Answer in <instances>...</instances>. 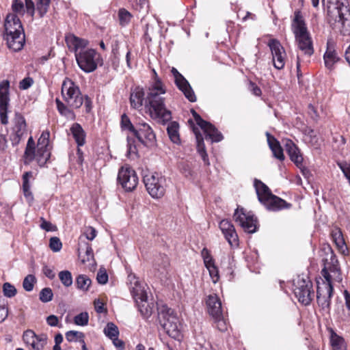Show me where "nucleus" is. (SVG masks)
I'll use <instances>...</instances> for the list:
<instances>
[{
  "label": "nucleus",
  "instance_id": "obj_47",
  "mask_svg": "<svg viewBox=\"0 0 350 350\" xmlns=\"http://www.w3.org/2000/svg\"><path fill=\"white\" fill-rule=\"evenodd\" d=\"M58 276L64 286L69 287L72 285V276L70 271L68 270L62 271L59 273Z\"/></svg>",
  "mask_w": 350,
  "mask_h": 350
},
{
  "label": "nucleus",
  "instance_id": "obj_17",
  "mask_svg": "<svg viewBox=\"0 0 350 350\" xmlns=\"http://www.w3.org/2000/svg\"><path fill=\"white\" fill-rule=\"evenodd\" d=\"M172 74L174 77V82L179 90L190 102H196V96L188 81L175 68H172Z\"/></svg>",
  "mask_w": 350,
  "mask_h": 350
},
{
  "label": "nucleus",
  "instance_id": "obj_55",
  "mask_svg": "<svg viewBox=\"0 0 350 350\" xmlns=\"http://www.w3.org/2000/svg\"><path fill=\"white\" fill-rule=\"evenodd\" d=\"M89 315L86 312H81L76 315L74 318V322L76 325L80 326H84L88 324Z\"/></svg>",
  "mask_w": 350,
  "mask_h": 350
},
{
  "label": "nucleus",
  "instance_id": "obj_45",
  "mask_svg": "<svg viewBox=\"0 0 350 350\" xmlns=\"http://www.w3.org/2000/svg\"><path fill=\"white\" fill-rule=\"evenodd\" d=\"M105 334L110 339L118 337L119 329L118 327L113 323H108L104 329Z\"/></svg>",
  "mask_w": 350,
  "mask_h": 350
},
{
  "label": "nucleus",
  "instance_id": "obj_23",
  "mask_svg": "<svg viewBox=\"0 0 350 350\" xmlns=\"http://www.w3.org/2000/svg\"><path fill=\"white\" fill-rule=\"evenodd\" d=\"M268 210L271 211H278L282 209H288L292 206L291 203L286 202L280 197L273 195L269 196L262 203Z\"/></svg>",
  "mask_w": 350,
  "mask_h": 350
},
{
  "label": "nucleus",
  "instance_id": "obj_14",
  "mask_svg": "<svg viewBox=\"0 0 350 350\" xmlns=\"http://www.w3.org/2000/svg\"><path fill=\"white\" fill-rule=\"evenodd\" d=\"M118 181L125 189L131 191L135 189L138 183L136 172L129 166L122 167L118 174Z\"/></svg>",
  "mask_w": 350,
  "mask_h": 350
},
{
  "label": "nucleus",
  "instance_id": "obj_51",
  "mask_svg": "<svg viewBox=\"0 0 350 350\" xmlns=\"http://www.w3.org/2000/svg\"><path fill=\"white\" fill-rule=\"evenodd\" d=\"M213 319H214L215 327L220 332H224L228 329V323L224 317L223 314L219 315L217 317H213Z\"/></svg>",
  "mask_w": 350,
  "mask_h": 350
},
{
  "label": "nucleus",
  "instance_id": "obj_3",
  "mask_svg": "<svg viewBox=\"0 0 350 350\" xmlns=\"http://www.w3.org/2000/svg\"><path fill=\"white\" fill-rule=\"evenodd\" d=\"M291 27L299 49L305 55L311 56L314 53L312 40L300 10H295Z\"/></svg>",
  "mask_w": 350,
  "mask_h": 350
},
{
  "label": "nucleus",
  "instance_id": "obj_61",
  "mask_svg": "<svg viewBox=\"0 0 350 350\" xmlns=\"http://www.w3.org/2000/svg\"><path fill=\"white\" fill-rule=\"evenodd\" d=\"M27 13L33 18L35 14L36 7L32 0H25Z\"/></svg>",
  "mask_w": 350,
  "mask_h": 350
},
{
  "label": "nucleus",
  "instance_id": "obj_52",
  "mask_svg": "<svg viewBox=\"0 0 350 350\" xmlns=\"http://www.w3.org/2000/svg\"><path fill=\"white\" fill-rule=\"evenodd\" d=\"M36 282V279L33 275H27L23 280V287L26 291H31L33 288Z\"/></svg>",
  "mask_w": 350,
  "mask_h": 350
},
{
  "label": "nucleus",
  "instance_id": "obj_43",
  "mask_svg": "<svg viewBox=\"0 0 350 350\" xmlns=\"http://www.w3.org/2000/svg\"><path fill=\"white\" fill-rule=\"evenodd\" d=\"M119 24L122 27L127 25L131 21L133 15L125 8H120L118 12Z\"/></svg>",
  "mask_w": 350,
  "mask_h": 350
},
{
  "label": "nucleus",
  "instance_id": "obj_7",
  "mask_svg": "<svg viewBox=\"0 0 350 350\" xmlns=\"http://www.w3.org/2000/svg\"><path fill=\"white\" fill-rule=\"evenodd\" d=\"M146 190L154 198L163 197L165 192L166 180L158 173H148L143 177Z\"/></svg>",
  "mask_w": 350,
  "mask_h": 350
},
{
  "label": "nucleus",
  "instance_id": "obj_24",
  "mask_svg": "<svg viewBox=\"0 0 350 350\" xmlns=\"http://www.w3.org/2000/svg\"><path fill=\"white\" fill-rule=\"evenodd\" d=\"M330 237L339 252L344 256L348 255L349 250L345 241L341 229L337 226L332 227L330 231Z\"/></svg>",
  "mask_w": 350,
  "mask_h": 350
},
{
  "label": "nucleus",
  "instance_id": "obj_4",
  "mask_svg": "<svg viewBox=\"0 0 350 350\" xmlns=\"http://www.w3.org/2000/svg\"><path fill=\"white\" fill-rule=\"evenodd\" d=\"M61 94L65 103L72 108L79 109L83 103V96L79 87L68 77L62 82Z\"/></svg>",
  "mask_w": 350,
  "mask_h": 350
},
{
  "label": "nucleus",
  "instance_id": "obj_25",
  "mask_svg": "<svg viewBox=\"0 0 350 350\" xmlns=\"http://www.w3.org/2000/svg\"><path fill=\"white\" fill-rule=\"evenodd\" d=\"M206 305L208 312L212 317H217L222 313L221 303L216 294H211L206 299Z\"/></svg>",
  "mask_w": 350,
  "mask_h": 350
},
{
  "label": "nucleus",
  "instance_id": "obj_15",
  "mask_svg": "<svg viewBox=\"0 0 350 350\" xmlns=\"http://www.w3.org/2000/svg\"><path fill=\"white\" fill-rule=\"evenodd\" d=\"M268 46L270 48L273 66L277 70H281L284 67L286 53L281 43L276 39H271Z\"/></svg>",
  "mask_w": 350,
  "mask_h": 350
},
{
  "label": "nucleus",
  "instance_id": "obj_19",
  "mask_svg": "<svg viewBox=\"0 0 350 350\" xmlns=\"http://www.w3.org/2000/svg\"><path fill=\"white\" fill-rule=\"evenodd\" d=\"M332 282L325 284V288L318 286L317 291V300L318 305L324 310H329L331 298L333 295Z\"/></svg>",
  "mask_w": 350,
  "mask_h": 350
},
{
  "label": "nucleus",
  "instance_id": "obj_44",
  "mask_svg": "<svg viewBox=\"0 0 350 350\" xmlns=\"http://www.w3.org/2000/svg\"><path fill=\"white\" fill-rule=\"evenodd\" d=\"M51 3V0H36V10L40 18L44 17L47 13Z\"/></svg>",
  "mask_w": 350,
  "mask_h": 350
},
{
  "label": "nucleus",
  "instance_id": "obj_22",
  "mask_svg": "<svg viewBox=\"0 0 350 350\" xmlns=\"http://www.w3.org/2000/svg\"><path fill=\"white\" fill-rule=\"evenodd\" d=\"M4 28L6 36H11L24 31L20 19L14 13H10L7 15L5 20Z\"/></svg>",
  "mask_w": 350,
  "mask_h": 350
},
{
  "label": "nucleus",
  "instance_id": "obj_53",
  "mask_svg": "<svg viewBox=\"0 0 350 350\" xmlns=\"http://www.w3.org/2000/svg\"><path fill=\"white\" fill-rule=\"evenodd\" d=\"M3 293L5 297L12 298L17 293V290L14 285L10 282H5L3 284Z\"/></svg>",
  "mask_w": 350,
  "mask_h": 350
},
{
  "label": "nucleus",
  "instance_id": "obj_16",
  "mask_svg": "<svg viewBox=\"0 0 350 350\" xmlns=\"http://www.w3.org/2000/svg\"><path fill=\"white\" fill-rule=\"evenodd\" d=\"M10 82L4 80L0 83V119L3 124L8 123V107L10 102L9 97Z\"/></svg>",
  "mask_w": 350,
  "mask_h": 350
},
{
  "label": "nucleus",
  "instance_id": "obj_6",
  "mask_svg": "<svg viewBox=\"0 0 350 350\" xmlns=\"http://www.w3.org/2000/svg\"><path fill=\"white\" fill-rule=\"evenodd\" d=\"M128 280L130 283V291L134 299L139 310L143 315H148L150 311L148 309L147 295L139 281L134 274L128 275Z\"/></svg>",
  "mask_w": 350,
  "mask_h": 350
},
{
  "label": "nucleus",
  "instance_id": "obj_41",
  "mask_svg": "<svg viewBox=\"0 0 350 350\" xmlns=\"http://www.w3.org/2000/svg\"><path fill=\"white\" fill-rule=\"evenodd\" d=\"M76 286L78 289L86 292L92 284V280L90 278L84 274L79 275L75 281Z\"/></svg>",
  "mask_w": 350,
  "mask_h": 350
},
{
  "label": "nucleus",
  "instance_id": "obj_49",
  "mask_svg": "<svg viewBox=\"0 0 350 350\" xmlns=\"http://www.w3.org/2000/svg\"><path fill=\"white\" fill-rule=\"evenodd\" d=\"M49 137L50 133L48 131H43L41 136L38 140L37 148H49Z\"/></svg>",
  "mask_w": 350,
  "mask_h": 350
},
{
  "label": "nucleus",
  "instance_id": "obj_30",
  "mask_svg": "<svg viewBox=\"0 0 350 350\" xmlns=\"http://www.w3.org/2000/svg\"><path fill=\"white\" fill-rule=\"evenodd\" d=\"M325 66L329 70H333L334 66L340 60L337 52L329 42L327 44V50L323 55Z\"/></svg>",
  "mask_w": 350,
  "mask_h": 350
},
{
  "label": "nucleus",
  "instance_id": "obj_60",
  "mask_svg": "<svg viewBox=\"0 0 350 350\" xmlns=\"http://www.w3.org/2000/svg\"><path fill=\"white\" fill-rule=\"evenodd\" d=\"M191 113L196 122V124L200 127L203 128L207 124V121L203 120L201 116L194 110L191 109Z\"/></svg>",
  "mask_w": 350,
  "mask_h": 350
},
{
  "label": "nucleus",
  "instance_id": "obj_26",
  "mask_svg": "<svg viewBox=\"0 0 350 350\" xmlns=\"http://www.w3.org/2000/svg\"><path fill=\"white\" fill-rule=\"evenodd\" d=\"M146 95L144 89L140 87H136L131 93L130 103L132 108L135 109H140L144 105L148 112L150 113L148 109L146 107Z\"/></svg>",
  "mask_w": 350,
  "mask_h": 350
},
{
  "label": "nucleus",
  "instance_id": "obj_1",
  "mask_svg": "<svg viewBox=\"0 0 350 350\" xmlns=\"http://www.w3.org/2000/svg\"><path fill=\"white\" fill-rule=\"evenodd\" d=\"M152 74V81L147 89L146 107L152 118H158L166 122L172 119V113L166 108L165 98L162 96L166 93V87L154 69Z\"/></svg>",
  "mask_w": 350,
  "mask_h": 350
},
{
  "label": "nucleus",
  "instance_id": "obj_10",
  "mask_svg": "<svg viewBox=\"0 0 350 350\" xmlns=\"http://www.w3.org/2000/svg\"><path fill=\"white\" fill-rule=\"evenodd\" d=\"M335 10L338 18L336 22L340 33L343 36L350 35V9L348 1H337Z\"/></svg>",
  "mask_w": 350,
  "mask_h": 350
},
{
  "label": "nucleus",
  "instance_id": "obj_32",
  "mask_svg": "<svg viewBox=\"0 0 350 350\" xmlns=\"http://www.w3.org/2000/svg\"><path fill=\"white\" fill-rule=\"evenodd\" d=\"M193 132L196 135V142H197V150L200 157H202L204 164L206 165H209L210 163L208 158V154L206 151L205 145L204 143V139L202 137V134L198 131V129H193Z\"/></svg>",
  "mask_w": 350,
  "mask_h": 350
},
{
  "label": "nucleus",
  "instance_id": "obj_58",
  "mask_svg": "<svg viewBox=\"0 0 350 350\" xmlns=\"http://www.w3.org/2000/svg\"><path fill=\"white\" fill-rule=\"evenodd\" d=\"M12 9L15 13H24V4L21 0H13Z\"/></svg>",
  "mask_w": 350,
  "mask_h": 350
},
{
  "label": "nucleus",
  "instance_id": "obj_38",
  "mask_svg": "<svg viewBox=\"0 0 350 350\" xmlns=\"http://www.w3.org/2000/svg\"><path fill=\"white\" fill-rule=\"evenodd\" d=\"M55 104L57 109L60 115L71 120L75 119V114L74 111L67 104H64L58 98L55 99Z\"/></svg>",
  "mask_w": 350,
  "mask_h": 350
},
{
  "label": "nucleus",
  "instance_id": "obj_57",
  "mask_svg": "<svg viewBox=\"0 0 350 350\" xmlns=\"http://www.w3.org/2000/svg\"><path fill=\"white\" fill-rule=\"evenodd\" d=\"M339 167L343 172L345 176L348 180L349 185H350V163H348L347 162H342L338 163Z\"/></svg>",
  "mask_w": 350,
  "mask_h": 350
},
{
  "label": "nucleus",
  "instance_id": "obj_31",
  "mask_svg": "<svg viewBox=\"0 0 350 350\" xmlns=\"http://www.w3.org/2000/svg\"><path fill=\"white\" fill-rule=\"evenodd\" d=\"M70 132L78 147L83 146L85 144L86 133L80 124L73 123L70 128Z\"/></svg>",
  "mask_w": 350,
  "mask_h": 350
},
{
  "label": "nucleus",
  "instance_id": "obj_54",
  "mask_svg": "<svg viewBox=\"0 0 350 350\" xmlns=\"http://www.w3.org/2000/svg\"><path fill=\"white\" fill-rule=\"evenodd\" d=\"M53 291L49 287H46V288H44L43 289H42L40 293V295H39L40 300L44 303H46V302L51 301L53 299Z\"/></svg>",
  "mask_w": 350,
  "mask_h": 350
},
{
  "label": "nucleus",
  "instance_id": "obj_20",
  "mask_svg": "<svg viewBox=\"0 0 350 350\" xmlns=\"http://www.w3.org/2000/svg\"><path fill=\"white\" fill-rule=\"evenodd\" d=\"M219 227L230 245L237 247L239 245V237L232 222L228 219H222L219 222Z\"/></svg>",
  "mask_w": 350,
  "mask_h": 350
},
{
  "label": "nucleus",
  "instance_id": "obj_36",
  "mask_svg": "<svg viewBox=\"0 0 350 350\" xmlns=\"http://www.w3.org/2000/svg\"><path fill=\"white\" fill-rule=\"evenodd\" d=\"M170 266V260L167 255L160 254L158 256L154 262V268L159 273H164Z\"/></svg>",
  "mask_w": 350,
  "mask_h": 350
},
{
  "label": "nucleus",
  "instance_id": "obj_28",
  "mask_svg": "<svg viewBox=\"0 0 350 350\" xmlns=\"http://www.w3.org/2000/svg\"><path fill=\"white\" fill-rule=\"evenodd\" d=\"M266 136L268 145L272 151L273 157L278 160L283 161L285 157L283 152V149L278 140L268 132L266 133Z\"/></svg>",
  "mask_w": 350,
  "mask_h": 350
},
{
  "label": "nucleus",
  "instance_id": "obj_34",
  "mask_svg": "<svg viewBox=\"0 0 350 350\" xmlns=\"http://www.w3.org/2000/svg\"><path fill=\"white\" fill-rule=\"evenodd\" d=\"M201 129L203 130L206 139H210L212 142H219L222 140L221 133L210 122H207V124Z\"/></svg>",
  "mask_w": 350,
  "mask_h": 350
},
{
  "label": "nucleus",
  "instance_id": "obj_56",
  "mask_svg": "<svg viewBox=\"0 0 350 350\" xmlns=\"http://www.w3.org/2000/svg\"><path fill=\"white\" fill-rule=\"evenodd\" d=\"M49 247L53 252H59L62 247V243L58 237H53L50 239Z\"/></svg>",
  "mask_w": 350,
  "mask_h": 350
},
{
  "label": "nucleus",
  "instance_id": "obj_18",
  "mask_svg": "<svg viewBox=\"0 0 350 350\" xmlns=\"http://www.w3.org/2000/svg\"><path fill=\"white\" fill-rule=\"evenodd\" d=\"M23 339L26 345L31 347L29 350H43L47 342V336L46 334L36 335L31 329L24 332Z\"/></svg>",
  "mask_w": 350,
  "mask_h": 350
},
{
  "label": "nucleus",
  "instance_id": "obj_39",
  "mask_svg": "<svg viewBox=\"0 0 350 350\" xmlns=\"http://www.w3.org/2000/svg\"><path fill=\"white\" fill-rule=\"evenodd\" d=\"M25 165H29L35 159V144L32 137H30L27 141V146L24 153Z\"/></svg>",
  "mask_w": 350,
  "mask_h": 350
},
{
  "label": "nucleus",
  "instance_id": "obj_64",
  "mask_svg": "<svg viewBox=\"0 0 350 350\" xmlns=\"http://www.w3.org/2000/svg\"><path fill=\"white\" fill-rule=\"evenodd\" d=\"M33 83V80L31 77H26L23 79L19 83V88L21 90H27Z\"/></svg>",
  "mask_w": 350,
  "mask_h": 350
},
{
  "label": "nucleus",
  "instance_id": "obj_12",
  "mask_svg": "<svg viewBox=\"0 0 350 350\" xmlns=\"http://www.w3.org/2000/svg\"><path fill=\"white\" fill-rule=\"evenodd\" d=\"M234 219L238 222L245 232L252 234L258 228L257 218L251 213H246L243 208H237L234 213Z\"/></svg>",
  "mask_w": 350,
  "mask_h": 350
},
{
  "label": "nucleus",
  "instance_id": "obj_37",
  "mask_svg": "<svg viewBox=\"0 0 350 350\" xmlns=\"http://www.w3.org/2000/svg\"><path fill=\"white\" fill-rule=\"evenodd\" d=\"M51 157L50 148H39L35 150V159L40 167H44Z\"/></svg>",
  "mask_w": 350,
  "mask_h": 350
},
{
  "label": "nucleus",
  "instance_id": "obj_59",
  "mask_svg": "<svg viewBox=\"0 0 350 350\" xmlns=\"http://www.w3.org/2000/svg\"><path fill=\"white\" fill-rule=\"evenodd\" d=\"M191 113L196 122V124L200 127L203 128L207 124V121L203 120L201 116L194 110L191 109Z\"/></svg>",
  "mask_w": 350,
  "mask_h": 350
},
{
  "label": "nucleus",
  "instance_id": "obj_50",
  "mask_svg": "<svg viewBox=\"0 0 350 350\" xmlns=\"http://www.w3.org/2000/svg\"><path fill=\"white\" fill-rule=\"evenodd\" d=\"M66 338L68 342H81L84 338V334L78 331H68L66 333Z\"/></svg>",
  "mask_w": 350,
  "mask_h": 350
},
{
  "label": "nucleus",
  "instance_id": "obj_9",
  "mask_svg": "<svg viewBox=\"0 0 350 350\" xmlns=\"http://www.w3.org/2000/svg\"><path fill=\"white\" fill-rule=\"evenodd\" d=\"M329 250L330 251L329 258L323 260L324 267L321 271V275L327 282L333 280L340 282L342 278L339 262L333 250L330 247Z\"/></svg>",
  "mask_w": 350,
  "mask_h": 350
},
{
  "label": "nucleus",
  "instance_id": "obj_5",
  "mask_svg": "<svg viewBox=\"0 0 350 350\" xmlns=\"http://www.w3.org/2000/svg\"><path fill=\"white\" fill-rule=\"evenodd\" d=\"M161 326L169 336L179 340L181 337L179 319L174 314V310L167 307H163L159 313Z\"/></svg>",
  "mask_w": 350,
  "mask_h": 350
},
{
  "label": "nucleus",
  "instance_id": "obj_40",
  "mask_svg": "<svg viewBox=\"0 0 350 350\" xmlns=\"http://www.w3.org/2000/svg\"><path fill=\"white\" fill-rule=\"evenodd\" d=\"M33 173L31 172H26L23 175V191L24 196L29 200H33V194L30 189V183L29 179L31 178Z\"/></svg>",
  "mask_w": 350,
  "mask_h": 350
},
{
  "label": "nucleus",
  "instance_id": "obj_35",
  "mask_svg": "<svg viewBox=\"0 0 350 350\" xmlns=\"http://www.w3.org/2000/svg\"><path fill=\"white\" fill-rule=\"evenodd\" d=\"M167 133L170 139L174 144H180V138L179 134V124L173 121L169 123L167 127Z\"/></svg>",
  "mask_w": 350,
  "mask_h": 350
},
{
  "label": "nucleus",
  "instance_id": "obj_8",
  "mask_svg": "<svg viewBox=\"0 0 350 350\" xmlns=\"http://www.w3.org/2000/svg\"><path fill=\"white\" fill-rule=\"evenodd\" d=\"M12 127L9 133V138L12 146H17L27 135V125L24 116L16 112L12 120Z\"/></svg>",
  "mask_w": 350,
  "mask_h": 350
},
{
  "label": "nucleus",
  "instance_id": "obj_42",
  "mask_svg": "<svg viewBox=\"0 0 350 350\" xmlns=\"http://www.w3.org/2000/svg\"><path fill=\"white\" fill-rule=\"evenodd\" d=\"M330 331V343L334 350H343L344 339L338 336L332 329Z\"/></svg>",
  "mask_w": 350,
  "mask_h": 350
},
{
  "label": "nucleus",
  "instance_id": "obj_48",
  "mask_svg": "<svg viewBox=\"0 0 350 350\" xmlns=\"http://www.w3.org/2000/svg\"><path fill=\"white\" fill-rule=\"evenodd\" d=\"M78 252L79 254L81 252H85L87 256V260H89V258L93 256V250L91 245L86 242L83 241L80 238V242L79 243Z\"/></svg>",
  "mask_w": 350,
  "mask_h": 350
},
{
  "label": "nucleus",
  "instance_id": "obj_33",
  "mask_svg": "<svg viewBox=\"0 0 350 350\" xmlns=\"http://www.w3.org/2000/svg\"><path fill=\"white\" fill-rule=\"evenodd\" d=\"M254 186L258 196V199L261 203H262L269 195L272 194L269 188L260 180L255 178Z\"/></svg>",
  "mask_w": 350,
  "mask_h": 350
},
{
  "label": "nucleus",
  "instance_id": "obj_46",
  "mask_svg": "<svg viewBox=\"0 0 350 350\" xmlns=\"http://www.w3.org/2000/svg\"><path fill=\"white\" fill-rule=\"evenodd\" d=\"M120 126L122 130H127L133 133L135 129V124H133L128 116L125 113L121 116Z\"/></svg>",
  "mask_w": 350,
  "mask_h": 350
},
{
  "label": "nucleus",
  "instance_id": "obj_2",
  "mask_svg": "<svg viewBox=\"0 0 350 350\" xmlns=\"http://www.w3.org/2000/svg\"><path fill=\"white\" fill-rule=\"evenodd\" d=\"M66 42L70 49L75 53V58L79 67L85 72L90 73L96 70L103 64L100 53L95 49H85L88 42L72 34L66 37Z\"/></svg>",
  "mask_w": 350,
  "mask_h": 350
},
{
  "label": "nucleus",
  "instance_id": "obj_11",
  "mask_svg": "<svg viewBox=\"0 0 350 350\" xmlns=\"http://www.w3.org/2000/svg\"><path fill=\"white\" fill-rule=\"evenodd\" d=\"M133 135L145 146L152 147L156 144V135L153 129L143 120L135 122V129Z\"/></svg>",
  "mask_w": 350,
  "mask_h": 350
},
{
  "label": "nucleus",
  "instance_id": "obj_63",
  "mask_svg": "<svg viewBox=\"0 0 350 350\" xmlns=\"http://www.w3.org/2000/svg\"><path fill=\"white\" fill-rule=\"evenodd\" d=\"M46 323L49 326L51 327H61L62 325H59V319L54 314H51L46 318Z\"/></svg>",
  "mask_w": 350,
  "mask_h": 350
},
{
  "label": "nucleus",
  "instance_id": "obj_21",
  "mask_svg": "<svg viewBox=\"0 0 350 350\" xmlns=\"http://www.w3.org/2000/svg\"><path fill=\"white\" fill-rule=\"evenodd\" d=\"M201 256L213 282L214 284L217 283L219 280V270L215 265V260L211 256L210 251L206 247L203 248L201 251Z\"/></svg>",
  "mask_w": 350,
  "mask_h": 350
},
{
  "label": "nucleus",
  "instance_id": "obj_27",
  "mask_svg": "<svg viewBox=\"0 0 350 350\" xmlns=\"http://www.w3.org/2000/svg\"><path fill=\"white\" fill-rule=\"evenodd\" d=\"M286 151L288 154L290 159L299 166L303 162L302 155L295 144L291 139H287L284 144Z\"/></svg>",
  "mask_w": 350,
  "mask_h": 350
},
{
  "label": "nucleus",
  "instance_id": "obj_13",
  "mask_svg": "<svg viewBox=\"0 0 350 350\" xmlns=\"http://www.w3.org/2000/svg\"><path fill=\"white\" fill-rule=\"evenodd\" d=\"M293 291L298 301L304 306L309 305L314 297L312 283L310 280L299 279L295 284Z\"/></svg>",
  "mask_w": 350,
  "mask_h": 350
},
{
  "label": "nucleus",
  "instance_id": "obj_29",
  "mask_svg": "<svg viewBox=\"0 0 350 350\" xmlns=\"http://www.w3.org/2000/svg\"><path fill=\"white\" fill-rule=\"evenodd\" d=\"M8 46L14 51L21 50L25 44L24 31L17 33L11 36H6Z\"/></svg>",
  "mask_w": 350,
  "mask_h": 350
},
{
  "label": "nucleus",
  "instance_id": "obj_62",
  "mask_svg": "<svg viewBox=\"0 0 350 350\" xmlns=\"http://www.w3.org/2000/svg\"><path fill=\"white\" fill-rule=\"evenodd\" d=\"M96 280L100 284H105L108 282V274L105 270L100 269L97 273Z\"/></svg>",
  "mask_w": 350,
  "mask_h": 350
}]
</instances>
